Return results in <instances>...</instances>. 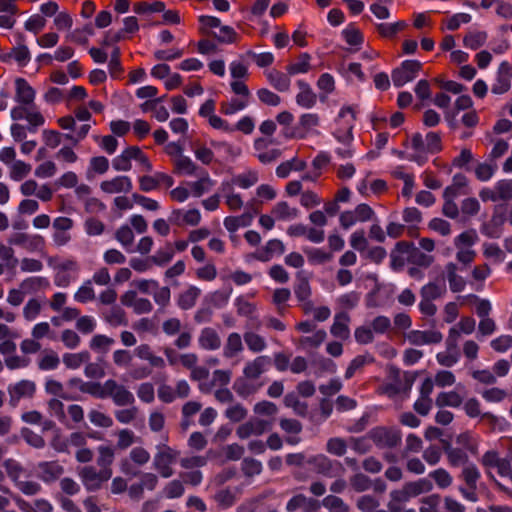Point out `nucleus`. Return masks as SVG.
<instances>
[{
	"label": "nucleus",
	"mask_w": 512,
	"mask_h": 512,
	"mask_svg": "<svg viewBox=\"0 0 512 512\" xmlns=\"http://www.w3.org/2000/svg\"><path fill=\"white\" fill-rule=\"evenodd\" d=\"M180 451L161 443L156 446L153 456V468L163 478H170L174 474L173 465L176 464Z\"/></svg>",
	"instance_id": "nucleus-1"
},
{
	"label": "nucleus",
	"mask_w": 512,
	"mask_h": 512,
	"mask_svg": "<svg viewBox=\"0 0 512 512\" xmlns=\"http://www.w3.org/2000/svg\"><path fill=\"white\" fill-rule=\"evenodd\" d=\"M307 463L312 466L317 474L328 478L341 477L345 472V468L341 462L332 460L323 454L310 457Z\"/></svg>",
	"instance_id": "nucleus-2"
},
{
	"label": "nucleus",
	"mask_w": 512,
	"mask_h": 512,
	"mask_svg": "<svg viewBox=\"0 0 512 512\" xmlns=\"http://www.w3.org/2000/svg\"><path fill=\"white\" fill-rule=\"evenodd\" d=\"M112 476V469H97L94 466H85L79 471V477L87 491L99 490L103 483Z\"/></svg>",
	"instance_id": "nucleus-3"
},
{
	"label": "nucleus",
	"mask_w": 512,
	"mask_h": 512,
	"mask_svg": "<svg viewBox=\"0 0 512 512\" xmlns=\"http://www.w3.org/2000/svg\"><path fill=\"white\" fill-rule=\"evenodd\" d=\"M375 218L374 210L366 203L357 205L353 210H346L339 216L340 226L347 230L357 223H364Z\"/></svg>",
	"instance_id": "nucleus-4"
},
{
	"label": "nucleus",
	"mask_w": 512,
	"mask_h": 512,
	"mask_svg": "<svg viewBox=\"0 0 512 512\" xmlns=\"http://www.w3.org/2000/svg\"><path fill=\"white\" fill-rule=\"evenodd\" d=\"M246 211L241 215L227 216L224 218L223 224L230 233L236 232L240 227H248L252 224L254 217L259 213V203L256 199H252L247 203Z\"/></svg>",
	"instance_id": "nucleus-5"
},
{
	"label": "nucleus",
	"mask_w": 512,
	"mask_h": 512,
	"mask_svg": "<svg viewBox=\"0 0 512 512\" xmlns=\"http://www.w3.org/2000/svg\"><path fill=\"white\" fill-rule=\"evenodd\" d=\"M369 438L380 449L394 448L401 443L400 430L388 427H376L369 432Z\"/></svg>",
	"instance_id": "nucleus-6"
},
{
	"label": "nucleus",
	"mask_w": 512,
	"mask_h": 512,
	"mask_svg": "<svg viewBox=\"0 0 512 512\" xmlns=\"http://www.w3.org/2000/svg\"><path fill=\"white\" fill-rule=\"evenodd\" d=\"M422 69V63L418 60H405L391 73L392 82L395 87H402L413 81Z\"/></svg>",
	"instance_id": "nucleus-7"
},
{
	"label": "nucleus",
	"mask_w": 512,
	"mask_h": 512,
	"mask_svg": "<svg viewBox=\"0 0 512 512\" xmlns=\"http://www.w3.org/2000/svg\"><path fill=\"white\" fill-rule=\"evenodd\" d=\"M356 107L355 106H343L337 117V122L341 126L336 132L335 136L340 141L352 140V130L356 121Z\"/></svg>",
	"instance_id": "nucleus-8"
},
{
	"label": "nucleus",
	"mask_w": 512,
	"mask_h": 512,
	"mask_svg": "<svg viewBox=\"0 0 512 512\" xmlns=\"http://www.w3.org/2000/svg\"><path fill=\"white\" fill-rule=\"evenodd\" d=\"M106 398H110L116 406L133 405L135 397L133 393L123 384L114 379L105 381Z\"/></svg>",
	"instance_id": "nucleus-9"
},
{
	"label": "nucleus",
	"mask_w": 512,
	"mask_h": 512,
	"mask_svg": "<svg viewBox=\"0 0 512 512\" xmlns=\"http://www.w3.org/2000/svg\"><path fill=\"white\" fill-rule=\"evenodd\" d=\"M480 463L485 469L494 468L500 476L509 478L510 460L501 457L496 450L486 451L481 457Z\"/></svg>",
	"instance_id": "nucleus-10"
},
{
	"label": "nucleus",
	"mask_w": 512,
	"mask_h": 512,
	"mask_svg": "<svg viewBox=\"0 0 512 512\" xmlns=\"http://www.w3.org/2000/svg\"><path fill=\"white\" fill-rule=\"evenodd\" d=\"M505 222V214L501 212V209L495 207L490 219L480 226V232L491 239L500 238Z\"/></svg>",
	"instance_id": "nucleus-11"
},
{
	"label": "nucleus",
	"mask_w": 512,
	"mask_h": 512,
	"mask_svg": "<svg viewBox=\"0 0 512 512\" xmlns=\"http://www.w3.org/2000/svg\"><path fill=\"white\" fill-rule=\"evenodd\" d=\"M100 189L106 194H128L133 189V183L129 176L118 175L100 183Z\"/></svg>",
	"instance_id": "nucleus-12"
},
{
	"label": "nucleus",
	"mask_w": 512,
	"mask_h": 512,
	"mask_svg": "<svg viewBox=\"0 0 512 512\" xmlns=\"http://www.w3.org/2000/svg\"><path fill=\"white\" fill-rule=\"evenodd\" d=\"M37 476L44 483H53L64 473V467L56 460L42 461L36 466Z\"/></svg>",
	"instance_id": "nucleus-13"
},
{
	"label": "nucleus",
	"mask_w": 512,
	"mask_h": 512,
	"mask_svg": "<svg viewBox=\"0 0 512 512\" xmlns=\"http://www.w3.org/2000/svg\"><path fill=\"white\" fill-rule=\"evenodd\" d=\"M350 322L351 317L346 311L336 312L330 326V334L341 341L348 340L350 338Z\"/></svg>",
	"instance_id": "nucleus-14"
},
{
	"label": "nucleus",
	"mask_w": 512,
	"mask_h": 512,
	"mask_svg": "<svg viewBox=\"0 0 512 512\" xmlns=\"http://www.w3.org/2000/svg\"><path fill=\"white\" fill-rule=\"evenodd\" d=\"M405 338L410 344L421 346L440 343L443 335L436 330H410L405 334Z\"/></svg>",
	"instance_id": "nucleus-15"
},
{
	"label": "nucleus",
	"mask_w": 512,
	"mask_h": 512,
	"mask_svg": "<svg viewBox=\"0 0 512 512\" xmlns=\"http://www.w3.org/2000/svg\"><path fill=\"white\" fill-rule=\"evenodd\" d=\"M271 358L268 355H260L246 362L243 375L248 379H259L271 366Z\"/></svg>",
	"instance_id": "nucleus-16"
},
{
	"label": "nucleus",
	"mask_w": 512,
	"mask_h": 512,
	"mask_svg": "<svg viewBox=\"0 0 512 512\" xmlns=\"http://www.w3.org/2000/svg\"><path fill=\"white\" fill-rule=\"evenodd\" d=\"M269 429L268 421L256 418L241 424L237 428L236 434L240 439H247L251 436H260Z\"/></svg>",
	"instance_id": "nucleus-17"
},
{
	"label": "nucleus",
	"mask_w": 512,
	"mask_h": 512,
	"mask_svg": "<svg viewBox=\"0 0 512 512\" xmlns=\"http://www.w3.org/2000/svg\"><path fill=\"white\" fill-rule=\"evenodd\" d=\"M169 221L177 226H197L201 221V213L196 208L186 211L183 209H173L169 216Z\"/></svg>",
	"instance_id": "nucleus-18"
},
{
	"label": "nucleus",
	"mask_w": 512,
	"mask_h": 512,
	"mask_svg": "<svg viewBox=\"0 0 512 512\" xmlns=\"http://www.w3.org/2000/svg\"><path fill=\"white\" fill-rule=\"evenodd\" d=\"M15 101L22 105L34 104L36 91L25 78L18 77L14 81Z\"/></svg>",
	"instance_id": "nucleus-19"
},
{
	"label": "nucleus",
	"mask_w": 512,
	"mask_h": 512,
	"mask_svg": "<svg viewBox=\"0 0 512 512\" xmlns=\"http://www.w3.org/2000/svg\"><path fill=\"white\" fill-rule=\"evenodd\" d=\"M459 266L455 262H447L444 267V274L449 284V289L453 293L462 292L467 283L463 276L459 273Z\"/></svg>",
	"instance_id": "nucleus-20"
},
{
	"label": "nucleus",
	"mask_w": 512,
	"mask_h": 512,
	"mask_svg": "<svg viewBox=\"0 0 512 512\" xmlns=\"http://www.w3.org/2000/svg\"><path fill=\"white\" fill-rule=\"evenodd\" d=\"M320 507V502L314 498L307 497L304 494L294 495L286 504L287 512H295L302 509L303 512L317 511Z\"/></svg>",
	"instance_id": "nucleus-21"
},
{
	"label": "nucleus",
	"mask_w": 512,
	"mask_h": 512,
	"mask_svg": "<svg viewBox=\"0 0 512 512\" xmlns=\"http://www.w3.org/2000/svg\"><path fill=\"white\" fill-rule=\"evenodd\" d=\"M198 345L206 351H215L221 347V338L219 333L212 327L203 328L198 336Z\"/></svg>",
	"instance_id": "nucleus-22"
},
{
	"label": "nucleus",
	"mask_w": 512,
	"mask_h": 512,
	"mask_svg": "<svg viewBox=\"0 0 512 512\" xmlns=\"http://www.w3.org/2000/svg\"><path fill=\"white\" fill-rule=\"evenodd\" d=\"M201 293L200 288L195 285H189L176 296V304L181 310H190L196 305Z\"/></svg>",
	"instance_id": "nucleus-23"
},
{
	"label": "nucleus",
	"mask_w": 512,
	"mask_h": 512,
	"mask_svg": "<svg viewBox=\"0 0 512 512\" xmlns=\"http://www.w3.org/2000/svg\"><path fill=\"white\" fill-rule=\"evenodd\" d=\"M327 338V333L323 329H317L309 336H301L294 341L295 346L303 351H310L319 348Z\"/></svg>",
	"instance_id": "nucleus-24"
},
{
	"label": "nucleus",
	"mask_w": 512,
	"mask_h": 512,
	"mask_svg": "<svg viewBox=\"0 0 512 512\" xmlns=\"http://www.w3.org/2000/svg\"><path fill=\"white\" fill-rule=\"evenodd\" d=\"M299 92L296 95V103L305 109L314 107L317 103V95L311 86L304 80H298Z\"/></svg>",
	"instance_id": "nucleus-25"
},
{
	"label": "nucleus",
	"mask_w": 512,
	"mask_h": 512,
	"mask_svg": "<svg viewBox=\"0 0 512 512\" xmlns=\"http://www.w3.org/2000/svg\"><path fill=\"white\" fill-rule=\"evenodd\" d=\"M220 191L225 199V204L232 212L239 211L244 206V201L239 193L234 192V188L229 181H223L220 185Z\"/></svg>",
	"instance_id": "nucleus-26"
},
{
	"label": "nucleus",
	"mask_w": 512,
	"mask_h": 512,
	"mask_svg": "<svg viewBox=\"0 0 512 512\" xmlns=\"http://www.w3.org/2000/svg\"><path fill=\"white\" fill-rule=\"evenodd\" d=\"M134 354L140 360L147 361L153 368L163 369L166 366L165 360L161 356L156 355L149 344L143 343L138 345L134 349Z\"/></svg>",
	"instance_id": "nucleus-27"
},
{
	"label": "nucleus",
	"mask_w": 512,
	"mask_h": 512,
	"mask_svg": "<svg viewBox=\"0 0 512 512\" xmlns=\"http://www.w3.org/2000/svg\"><path fill=\"white\" fill-rule=\"evenodd\" d=\"M468 193V178L462 174L457 173L452 178V183L447 186L443 191V197H450L456 199L459 196Z\"/></svg>",
	"instance_id": "nucleus-28"
},
{
	"label": "nucleus",
	"mask_w": 512,
	"mask_h": 512,
	"mask_svg": "<svg viewBox=\"0 0 512 512\" xmlns=\"http://www.w3.org/2000/svg\"><path fill=\"white\" fill-rule=\"evenodd\" d=\"M265 76L269 84L279 92H287L291 86L290 76L287 72L276 69H270L265 71Z\"/></svg>",
	"instance_id": "nucleus-29"
},
{
	"label": "nucleus",
	"mask_w": 512,
	"mask_h": 512,
	"mask_svg": "<svg viewBox=\"0 0 512 512\" xmlns=\"http://www.w3.org/2000/svg\"><path fill=\"white\" fill-rule=\"evenodd\" d=\"M34 392L35 384L29 380H22L8 387L10 401L13 404L17 403L23 397H31Z\"/></svg>",
	"instance_id": "nucleus-30"
},
{
	"label": "nucleus",
	"mask_w": 512,
	"mask_h": 512,
	"mask_svg": "<svg viewBox=\"0 0 512 512\" xmlns=\"http://www.w3.org/2000/svg\"><path fill=\"white\" fill-rule=\"evenodd\" d=\"M240 493L241 490L237 487H226L218 490L214 494L213 499L220 508L227 509L236 503Z\"/></svg>",
	"instance_id": "nucleus-31"
},
{
	"label": "nucleus",
	"mask_w": 512,
	"mask_h": 512,
	"mask_svg": "<svg viewBox=\"0 0 512 512\" xmlns=\"http://www.w3.org/2000/svg\"><path fill=\"white\" fill-rule=\"evenodd\" d=\"M102 319L112 327L125 326L128 324L126 312L123 308L118 305L102 311Z\"/></svg>",
	"instance_id": "nucleus-32"
},
{
	"label": "nucleus",
	"mask_w": 512,
	"mask_h": 512,
	"mask_svg": "<svg viewBox=\"0 0 512 512\" xmlns=\"http://www.w3.org/2000/svg\"><path fill=\"white\" fill-rule=\"evenodd\" d=\"M320 123L319 115L316 113H305L299 118L298 126L293 134L294 137L303 139L314 127H317Z\"/></svg>",
	"instance_id": "nucleus-33"
},
{
	"label": "nucleus",
	"mask_w": 512,
	"mask_h": 512,
	"mask_svg": "<svg viewBox=\"0 0 512 512\" xmlns=\"http://www.w3.org/2000/svg\"><path fill=\"white\" fill-rule=\"evenodd\" d=\"M435 261L434 256L429 255L415 247L412 242H408V263L422 268L430 267Z\"/></svg>",
	"instance_id": "nucleus-34"
},
{
	"label": "nucleus",
	"mask_w": 512,
	"mask_h": 512,
	"mask_svg": "<svg viewBox=\"0 0 512 512\" xmlns=\"http://www.w3.org/2000/svg\"><path fill=\"white\" fill-rule=\"evenodd\" d=\"M391 268L400 270L408 262V241H399L390 254Z\"/></svg>",
	"instance_id": "nucleus-35"
},
{
	"label": "nucleus",
	"mask_w": 512,
	"mask_h": 512,
	"mask_svg": "<svg viewBox=\"0 0 512 512\" xmlns=\"http://www.w3.org/2000/svg\"><path fill=\"white\" fill-rule=\"evenodd\" d=\"M244 350L241 335L237 332H232L227 336L223 356L226 359H232L242 353Z\"/></svg>",
	"instance_id": "nucleus-36"
},
{
	"label": "nucleus",
	"mask_w": 512,
	"mask_h": 512,
	"mask_svg": "<svg viewBox=\"0 0 512 512\" xmlns=\"http://www.w3.org/2000/svg\"><path fill=\"white\" fill-rule=\"evenodd\" d=\"M279 425L285 433L290 434V436L286 437L288 444L296 445L300 442L301 439L298 434L302 431V424L298 420L283 418L280 420Z\"/></svg>",
	"instance_id": "nucleus-37"
},
{
	"label": "nucleus",
	"mask_w": 512,
	"mask_h": 512,
	"mask_svg": "<svg viewBox=\"0 0 512 512\" xmlns=\"http://www.w3.org/2000/svg\"><path fill=\"white\" fill-rule=\"evenodd\" d=\"M271 214L277 220L290 221L299 216V210L290 206L286 201H279L272 207Z\"/></svg>",
	"instance_id": "nucleus-38"
},
{
	"label": "nucleus",
	"mask_w": 512,
	"mask_h": 512,
	"mask_svg": "<svg viewBox=\"0 0 512 512\" xmlns=\"http://www.w3.org/2000/svg\"><path fill=\"white\" fill-rule=\"evenodd\" d=\"M173 172L178 175H198V166L188 156H181L172 159Z\"/></svg>",
	"instance_id": "nucleus-39"
},
{
	"label": "nucleus",
	"mask_w": 512,
	"mask_h": 512,
	"mask_svg": "<svg viewBox=\"0 0 512 512\" xmlns=\"http://www.w3.org/2000/svg\"><path fill=\"white\" fill-rule=\"evenodd\" d=\"M307 167L306 161L293 157L290 160L284 161L280 163L276 168V175L279 178L285 179L287 178L292 171H303Z\"/></svg>",
	"instance_id": "nucleus-40"
},
{
	"label": "nucleus",
	"mask_w": 512,
	"mask_h": 512,
	"mask_svg": "<svg viewBox=\"0 0 512 512\" xmlns=\"http://www.w3.org/2000/svg\"><path fill=\"white\" fill-rule=\"evenodd\" d=\"M254 381L255 379H248L243 375V377L235 380L233 389L240 397L247 398L255 394L261 387V384H257Z\"/></svg>",
	"instance_id": "nucleus-41"
},
{
	"label": "nucleus",
	"mask_w": 512,
	"mask_h": 512,
	"mask_svg": "<svg viewBox=\"0 0 512 512\" xmlns=\"http://www.w3.org/2000/svg\"><path fill=\"white\" fill-rule=\"evenodd\" d=\"M458 299L461 300V303H460L461 305H464L468 302L476 303V314L481 319L489 317V314L492 310V306H491V303L489 300L480 299L475 294H468L466 296H461V297H458Z\"/></svg>",
	"instance_id": "nucleus-42"
},
{
	"label": "nucleus",
	"mask_w": 512,
	"mask_h": 512,
	"mask_svg": "<svg viewBox=\"0 0 512 512\" xmlns=\"http://www.w3.org/2000/svg\"><path fill=\"white\" fill-rule=\"evenodd\" d=\"M198 175H200V178L197 181L190 182L188 184L194 197L202 196L205 192H208L215 184L207 171L201 170V173Z\"/></svg>",
	"instance_id": "nucleus-43"
},
{
	"label": "nucleus",
	"mask_w": 512,
	"mask_h": 512,
	"mask_svg": "<svg viewBox=\"0 0 512 512\" xmlns=\"http://www.w3.org/2000/svg\"><path fill=\"white\" fill-rule=\"evenodd\" d=\"M312 69L311 55L304 52L301 53L297 60L286 66V71L289 75L306 74Z\"/></svg>",
	"instance_id": "nucleus-44"
},
{
	"label": "nucleus",
	"mask_w": 512,
	"mask_h": 512,
	"mask_svg": "<svg viewBox=\"0 0 512 512\" xmlns=\"http://www.w3.org/2000/svg\"><path fill=\"white\" fill-rule=\"evenodd\" d=\"M463 403V397L455 390L440 392L435 400V404L439 408L452 407L458 408Z\"/></svg>",
	"instance_id": "nucleus-45"
},
{
	"label": "nucleus",
	"mask_w": 512,
	"mask_h": 512,
	"mask_svg": "<svg viewBox=\"0 0 512 512\" xmlns=\"http://www.w3.org/2000/svg\"><path fill=\"white\" fill-rule=\"evenodd\" d=\"M407 27L408 24L406 21L399 20L394 23H378L376 25V30L382 38L392 39Z\"/></svg>",
	"instance_id": "nucleus-46"
},
{
	"label": "nucleus",
	"mask_w": 512,
	"mask_h": 512,
	"mask_svg": "<svg viewBox=\"0 0 512 512\" xmlns=\"http://www.w3.org/2000/svg\"><path fill=\"white\" fill-rule=\"evenodd\" d=\"M445 283L428 282L420 289V296L422 299L436 300L443 297L446 294Z\"/></svg>",
	"instance_id": "nucleus-47"
},
{
	"label": "nucleus",
	"mask_w": 512,
	"mask_h": 512,
	"mask_svg": "<svg viewBox=\"0 0 512 512\" xmlns=\"http://www.w3.org/2000/svg\"><path fill=\"white\" fill-rule=\"evenodd\" d=\"M70 383L77 384L81 383L80 390L83 393L90 394L91 396L97 398V399H106V389L105 382H82L80 379H72L70 380Z\"/></svg>",
	"instance_id": "nucleus-48"
},
{
	"label": "nucleus",
	"mask_w": 512,
	"mask_h": 512,
	"mask_svg": "<svg viewBox=\"0 0 512 512\" xmlns=\"http://www.w3.org/2000/svg\"><path fill=\"white\" fill-rule=\"evenodd\" d=\"M463 409L466 415L470 418H476L478 416H481L482 419H487L491 422H494L496 420V417L490 412H485L483 414L481 413V403L475 397L469 398L464 403Z\"/></svg>",
	"instance_id": "nucleus-49"
},
{
	"label": "nucleus",
	"mask_w": 512,
	"mask_h": 512,
	"mask_svg": "<svg viewBox=\"0 0 512 512\" xmlns=\"http://www.w3.org/2000/svg\"><path fill=\"white\" fill-rule=\"evenodd\" d=\"M4 60H14L19 66L25 67L31 60V54L28 47L20 43L4 56Z\"/></svg>",
	"instance_id": "nucleus-50"
},
{
	"label": "nucleus",
	"mask_w": 512,
	"mask_h": 512,
	"mask_svg": "<svg viewBox=\"0 0 512 512\" xmlns=\"http://www.w3.org/2000/svg\"><path fill=\"white\" fill-rule=\"evenodd\" d=\"M456 444L465 448L466 451L470 452L472 455L478 454V446H479V437L471 431H465L460 433L456 437Z\"/></svg>",
	"instance_id": "nucleus-51"
},
{
	"label": "nucleus",
	"mask_w": 512,
	"mask_h": 512,
	"mask_svg": "<svg viewBox=\"0 0 512 512\" xmlns=\"http://www.w3.org/2000/svg\"><path fill=\"white\" fill-rule=\"evenodd\" d=\"M243 339L249 351L253 353H260L267 348L265 338L256 332L246 331Z\"/></svg>",
	"instance_id": "nucleus-52"
},
{
	"label": "nucleus",
	"mask_w": 512,
	"mask_h": 512,
	"mask_svg": "<svg viewBox=\"0 0 512 512\" xmlns=\"http://www.w3.org/2000/svg\"><path fill=\"white\" fill-rule=\"evenodd\" d=\"M259 181V173L256 170H248L238 174L229 181L232 184L242 189H249Z\"/></svg>",
	"instance_id": "nucleus-53"
},
{
	"label": "nucleus",
	"mask_w": 512,
	"mask_h": 512,
	"mask_svg": "<svg viewBox=\"0 0 512 512\" xmlns=\"http://www.w3.org/2000/svg\"><path fill=\"white\" fill-rule=\"evenodd\" d=\"M478 240L479 237L476 230L468 229L457 235L453 239V244L456 249H472V247L478 242Z\"/></svg>",
	"instance_id": "nucleus-54"
},
{
	"label": "nucleus",
	"mask_w": 512,
	"mask_h": 512,
	"mask_svg": "<svg viewBox=\"0 0 512 512\" xmlns=\"http://www.w3.org/2000/svg\"><path fill=\"white\" fill-rule=\"evenodd\" d=\"M284 251L285 246L281 240L271 239L266 243L264 251L256 255V259L265 262L270 260L274 254L282 255Z\"/></svg>",
	"instance_id": "nucleus-55"
},
{
	"label": "nucleus",
	"mask_w": 512,
	"mask_h": 512,
	"mask_svg": "<svg viewBox=\"0 0 512 512\" xmlns=\"http://www.w3.org/2000/svg\"><path fill=\"white\" fill-rule=\"evenodd\" d=\"M133 153L132 146L124 149L121 154L113 158L112 167L115 171L118 172H127L132 168Z\"/></svg>",
	"instance_id": "nucleus-56"
},
{
	"label": "nucleus",
	"mask_w": 512,
	"mask_h": 512,
	"mask_svg": "<svg viewBox=\"0 0 512 512\" xmlns=\"http://www.w3.org/2000/svg\"><path fill=\"white\" fill-rule=\"evenodd\" d=\"M212 36L222 44H235L241 39L240 34H238L233 27L228 25H221L219 32H213Z\"/></svg>",
	"instance_id": "nucleus-57"
},
{
	"label": "nucleus",
	"mask_w": 512,
	"mask_h": 512,
	"mask_svg": "<svg viewBox=\"0 0 512 512\" xmlns=\"http://www.w3.org/2000/svg\"><path fill=\"white\" fill-rule=\"evenodd\" d=\"M115 239L127 252H133L134 233L129 225H121L115 232Z\"/></svg>",
	"instance_id": "nucleus-58"
},
{
	"label": "nucleus",
	"mask_w": 512,
	"mask_h": 512,
	"mask_svg": "<svg viewBox=\"0 0 512 512\" xmlns=\"http://www.w3.org/2000/svg\"><path fill=\"white\" fill-rule=\"evenodd\" d=\"M294 294L298 301H304L311 297L312 290L309 280L302 273H297L296 275Z\"/></svg>",
	"instance_id": "nucleus-59"
},
{
	"label": "nucleus",
	"mask_w": 512,
	"mask_h": 512,
	"mask_svg": "<svg viewBox=\"0 0 512 512\" xmlns=\"http://www.w3.org/2000/svg\"><path fill=\"white\" fill-rule=\"evenodd\" d=\"M308 261L314 265H320L332 260L333 254L322 248L308 247L304 249Z\"/></svg>",
	"instance_id": "nucleus-60"
},
{
	"label": "nucleus",
	"mask_w": 512,
	"mask_h": 512,
	"mask_svg": "<svg viewBox=\"0 0 512 512\" xmlns=\"http://www.w3.org/2000/svg\"><path fill=\"white\" fill-rule=\"evenodd\" d=\"M97 465L100 469H111L115 459V449L109 445H100L97 448Z\"/></svg>",
	"instance_id": "nucleus-61"
},
{
	"label": "nucleus",
	"mask_w": 512,
	"mask_h": 512,
	"mask_svg": "<svg viewBox=\"0 0 512 512\" xmlns=\"http://www.w3.org/2000/svg\"><path fill=\"white\" fill-rule=\"evenodd\" d=\"M361 293L357 291H350L340 295L336 299V304L342 311H348L356 308L360 302Z\"/></svg>",
	"instance_id": "nucleus-62"
},
{
	"label": "nucleus",
	"mask_w": 512,
	"mask_h": 512,
	"mask_svg": "<svg viewBox=\"0 0 512 512\" xmlns=\"http://www.w3.org/2000/svg\"><path fill=\"white\" fill-rule=\"evenodd\" d=\"M447 460L450 466L459 467L468 463L469 457L463 449L459 447H447L445 449Z\"/></svg>",
	"instance_id": "nucleus-63"
},
{
	"label": "nucleus",
	"mask_w": 512,
	"mask_h": 512,
	"mask_svg": "<svg viewBox=\"0 0 512 512\" xmlns=\"http://www.w3.org/2000/svg\"><path fill=\"white\" fill-rule=\"evenodd\" d=\"M410 499L402 489L393 490L390 492V500L388 502V509L390 512H402L404 505Z\"/></svg>",
	"instance_id": "nucleus-64"
}]
</instances>
